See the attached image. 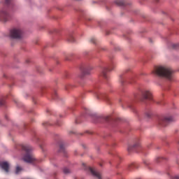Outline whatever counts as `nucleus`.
I'll list each match as a JSON object with an SVG mask.
<instances>
[{
  "mask_svg": "<svg viewBox=\"0 0 179 179\" xmlns=\"http://www.w3.org/2000/svg\"><path fill=\"white\" fill-rule=\"evenodd\" d=\"M0 5L3 6V8L0 10V22L3 23H6L10 20V14L6 10V8H12L13 3L12 0H0Z\"/></svg>",
  "mask_w": 179,
  "mask_h": 179,
  "instance_id": "f257e3e1",
  "label": "nucleus"
},
{
  "mask_svg": "<svg viewBox=\"0 0 179 179\" xmlns=\"http://www.w3.org/2000/svg\"><path fill=\"white\" fill-rule=\"evenodd\" d=\"M9 37L18 40V41H23L26 38V34L23 28L20 27H16L10 30Z\"/></svg>",
  "mask_w": 179,
  "mask_h": 179,
  "instance_id": "f03ea898",
  "label": "nucleus"
},
{
  "mask_svg": "<svg viewBox=\"0 0 179 179\" xmlns=\"http://www.w3.org/2000/svg\"><path fill=\"white\" fill-rule=\"evenodd\" d=\"M153 73L157 76L161 78H166V79H171L173 75V71L171 69L163 66H159L155 67Z\"/></svg>",
  "mask_w": 179,
  "mask_h": 179,
  "instance_id": "7ed1b4c3",
  "label": "nucleus"
},
{
  "mask_svg": "<svg viewBox=\"0 0 179 179\" xmlns=\"http://www.w3.org/2000/svg\"><path fill=\"white\" fill-rule=\"evenodd\" d=\"M22 149L27 153L23 158L24 162H26L27 163H33L36 160V158H34L31 154H29L31 152V147L22 145Z\"/></svg>",
  "mask_w": 179,
  "mask_h": 179,
  "instance_id": "20e7f679",
  "label": "nucleus"
},
{
  "mask_svg": "<svg viewBox=\"0 0 179 179\" xmlns=\"http://www.w3.org/2000/svg\"><path fill=\"white\" fill-rule=\"evenodd\" d=\"M143 99L145 100H153V95L152 94V92L146 90L142 92Z\"/></svg>",
  "mask_w": 179,
  "mask_h": 179,
  "instance_id": "39448f33",
  "label": "nucleus"
},
{
  "mask_svg": "<svg viewBox=\"0 0 179 179\" xmlns=\"http://www.w3.org/2000/svg\"><path fill=\"white\" fill-rule=\"evenodd\" d=\"M0 167H1V169L4 170L6 173H9L10 166H9V163H8L7 162H0Z\"/></svg>",
  "mask_w": 179,
  "mask_h": 179,
  "instance_id": "423d86ee",
  "label": "nucleus"
},
{
  "mask_svg": "<svg viewBox=\"0 0 179 179\" xmlns=\"http://www.w3.org/2000/svg\"><path fill=\"white\" fill-rule=\"evenodd\" d=\"M171 121H173V117H164L161 119L159 124L162 125V127L166 126V122H170Z\"/></svg>",
  "mask_w": 179,
  "mask_h": 179,
  "instance_id": "0eeeda50",
  "label": "nucleus"
},
{
  "mask_svg": "<svg viewBox=\"0 0 179 179\" xmlns=\"http://www.w3.org/2000/svg\"><path fill=\"white\" fill-rule=\"evenodd\" d=\"M90 171L91 172L92 176H94V177H96L98 179H101V175L100 174V173L96 171L94 169L90 168Z\"/></svg>",
  "mask_w": 179,
  "mask_h": 179,
  "instance_id": "6e6552de",
  "label": "nucleus"
},
{
  "mask_svg": "<svg viewBox=\"0 0 179 179\" xmlns=\"http://www.w3.org/2000/svg\"><path fill=\"white\" fill-rule=\"evenodd\" d=\"M115 3L118 6H127V3L123 0H115Z\"/></svg>",
  "mask_w": 179,
  "mask_h": 179,
  "instance_id": "1a4fd4ad",
  "label": "nucleus"
},
{
  "mask_svg": "<svg viewBox=\"0 0 179 179\" xmlns=\"http://www.w3.org/2000/svg\"><path fill=\"white\" fill-rule=\"evenodd\" d=\"M90 44H94L95 45H98L99 44H100V41H99L95 38H91L90 39Z\"/></svg>",
  "mask_w": 179,
  "mask_h": 179,
  "instance_id": "9d476101",
  "label": "nucleus"
},
{
  "mask_svg": "<svg viewBox=\"0 0 179 179\" xmlns=\"http://www.w3.org/2000/svg\"><path fill=\"white\" fill-rule=\"evenodd\" d=\"M163 41L164 44H166L167 45H173V43H171V40L169 38V37H164Z\"/></svg>",
  "mask_w": 179,
  "mask_h": 179,
  "instance_id": "9b49d317",
  "label": "nucleus"
},
{
  "mask_svg": "<svg viewBox=\"0 0 179 179\" xmlns=\"http://www.w3.org/2000/svg\"><path fill=\"white\" fill-rule=\"evenodd\" d=\"M67 41L69 43H74L75 37H73V34H69L67 36Z\"/></svg>",
  "mask_w": 179,
  "mask_h": 179,
  "instance_id": "f8f14e48",
  "label": "nucleus"
},
{
  "mask_svg": "<svg viewBox=\"0 0 179 179\" xmlns=\"http://www.w3.org/2000/svg\"><path fill=\"white\" fill-rule=\"evenodd\" d=\"M108 71H111V69H104L102 71V75L104 78L107 77V72H108Z\"/></svg>",
  "mask_w": 179,
  "mask_h": 179,
  "instance_id": "ddd939ff",
  "label": "nucleus"
},
{
  "mask_svg": "<svg viewBox=\"0 0 179 179\" xmlns=\"http://www.w3.org/2000/svg\"><path fill=\"white\" fill-rule=\"evenodd\" d=\"M23 169L19 166H17L16 167V169H15V174H19V173H20V171H22Z\"/></svg>",
  "mask_w": 179,
  "mask_h": 179,
  "instance_id": "4468645a",
  "label": "nucleus"
},
{
  "mask_svg": "<svg viewBox=\"0 0 179 179\" xmlns=\"http://www.w3.org/2000/svg\"><path fill=\"white\" fill-rule=\"evenodd\" d=\"M137 146H139V143L135 144L133 146H130L128 148V150H131V149H134V148H137Z\"/></svg>",
  "mask_w": 179,
  "mask_h": 179,
  "instance_id": "2eb2a0df",
  "label": "nucleus"
},
{
  "mask_svg": "<svg viewBox=\"0 0 179 179\" xmlns=\"http://www.w3.org/2000/svg\"><path fill=\"white\" fill-rule=\"evenodd\" d=\"M64 174H68L69 173H71V171H69V169L65 168L64 170H63Z\"/></svg>",
  "mask_w": 179,
  "mask_h": 179,
  "instance_id": "dca6fc26",
  "label": "nucleus"
},
{
  "mask_svg": "<svg viewBox=\"0 0 179 179\" xmlns=\"http://www.w3.org/2000/svg\"><path fill=\"white\" fill-rule=\"evenodd\" d=\"M34 44H36V45L40 44V41H38V40L34 41Z\"/></svg>",
  "mask_w": 179,
  "mask_h": 179,
  "instance_id": "f3484780",
  "label": "nucleus"
},
{
  "mask_svg": "<svg viewBox=\"0 0 179 179\" xmlns=\"http://www.w3.org/2000/svg\"><path fill=\"white\" fill-rule=\"evenodd\" d=\"M148 41L152 44V43H153V39H152V38H148Z\"/></svg>",
  "mask_w": 179,
  "mask_h": 179,
  "instance_id": "a211bd4d",
  "label": "nucleus"
},
{
  "mask_svg": "<svg viewBox=\"0 0 179 179\" xmlns=\"http://www.w3.org/2000/svg\"><path fill=\"white\" fill-rule=\"evenodd\" d=\"M175 179H179V176H175Z\"/></svg>",
  "mask_w": 179,
  "mask_h": 179,
  "instance_id": "6ab92c4d",
  "label": "nucleus"
},
{
  "mask_svg": "<svg viewBox=\"0 0 179 179\" xmlns=\"http://www.w3.org/2000/svg\"><path fill=\"white\" fill-rule=\"evenodd\" d=\"M62 148H63L62 145H61V146H60V149H62Z\"/></svg>",
  "mask_w": 179,
  "mask_h": 179,
  "instance_id": "aec40b11",
  "label": "nucleus"
},
{
  "mask_svg": "<svg viewBox=\"0 0 179 179\" xmlns=\"http://www.w3.org/2000/svg\"><path fill=\"white\" fill-rule=\"evenodd\" d=\"M159 1V0H155V2H158Z\"/></svg>",
  "mask_w": 179,
  "mask_h": 179,
  "instance_id": "412c9836",
  "label": "nucleus"
},
{
  "mask_svg": "<svg viewBox=\"0 0 179 179\" xmlns=\"http://www.w3.org/2000/svg\"><path fill=\"white\" fill-rule=\"evenodd\" d=\"M173 48H176V46H173Z\"/></svg>",
  "mask_w": 179,
  "mask_h": 179,
  "instance_id": "4be33fe9",
  "label": "nucleus"
},
{
  "mask_svg": "<svg viewBox=\"0 0 179 179\" xmlns=\"http://www.w3.org/2000/svg\"><path fill=\"white\" fill-rule=\"evenodd\" d=\"M76 1H80V0H76Z\"/></svg>",
  "mask_w": 179,
  "mask_h": 179,
  "instance_id": "5701e85b",
  "label": "nucleus"
}]
</instances>
